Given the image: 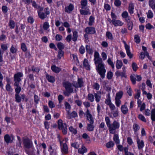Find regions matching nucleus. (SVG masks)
I'll return each instance as SVG.
<instances>
[{"instance_id": "nucleus-1", "label": "nucleus", "mask_w": 155, "mask_h": 155, "mask_svg": "<svg viewBox=\"0 0 155 155\" xmlns=\"http://www.w3.org/2000/svg\"><path fill=\"white\" fill-rule=\"evenodd\" d=\"M94 61L95 64L96 69L102 79L104 78L106 70L102 59L100 57L98 52L95 51L94 54Z\"/></svg>"}, {"instance_id": "nucleus-2", "label": "nucleus", "mask_w": 155, "mask_h": 155, "mask_svg": "<svg viewBox=\"0 0 155 155\" xmlns=\"http://www.w3.org/2000/svg\"><path fill=\"white\" fill-rule=\"evenodd\" d=\"M63 85L65 87L66 91L63 92L65 96H68L70 94L73 92V88L72 84L69 82L64 81L63 83Z\"/></svg>"}, {"instance_id": "nucleus-3", "label": "nucleus", "mask_w": 155, "mask_h": 155, "mask_svg": "<svg viewBox=\"0 0 155 155\" xmlns=\"http://www.w3.org/2000/svg\"><path fill=\"white\" fill-rule=\"evenodd\" d=\"M68 140V138H65L62 141H60V144L61 152L62 153L66 154L68 153V149L66 143Z\"/></svg>"}, {"instance_id": "nucleus-4", "label": "nucleus", "mask_w": 155, "mask_h": 155, "mask_svg": "<svg viewBox=\"0 0 155 155\" xmlns=\"http://www.w3.org/2000/svg\"><path fill=\"white\" fill-rule=\"evenodd\" d=\"M120 127L119 123L116 121H114L112 124H110L108 127L110 133L114 134L115 132L116 129H118Z\"/></svg>"}, {"instance_id": "nucleus-5", "label": "nucleus", "mask_w": 155, "mask_h": 155, "mask_svg": "<svg viewBox=\"0 0 155 155\" xmlns=\"http://www.w3.org/2000/svg\"><path fill=\"white\" fill-rule=\"evenodd\" d=\"M23 74L21 72H18L14 75V85L18 86L19 85V82L21 81V78L23 77Z\"/></svg>"}, {"instance_id": "nucleus-6", "label": "nucleus", "mask_w": 155, "mask_h": 155, "mask_svg": "<svg viewBox=\"0 0 155 155\" xmlns=\"http://www.w3.org/2000/svg\"><path fill=\"white\" fill-rule=\"evenodd\" d=\"M85 115H86L87 120L89 123L91 124L94 123V117L91 114L90 111L88 109H87Z\"/></svg>"}, {"instance_id": "nucleus-7", "label": "nucleus", "mask_w": 155, "mask_h": 155, "mask_svg": "<svg viewBox=\"0 0 155 155\" xmlns=\"http://www.w3.org/2000/svg\"><path fill=\"white\" fill-rule=\"evenodd\" d=\"M23 143L25 147L26 148L29 149L33 147V143L32 141L28 138H24Z\"/></svg>"}, {"instance_id": "nucleus-8", "label": "nucleus", "mask_w": 155, "mask_h": 155, "mask_svg": "<svg viewBox=\"0 0 155 155\" xmlns=\"http://www.w3.org/2000/svg\"><path fill=\"white\" fill-rule=\"evenodd\" d=\"M44 11L45 12V13L42 12H39L38 13L39 17L41 19H44L45 18H46L47 15L50 14V12L48 8H45Z\"/></svg>"}, {"instance_id": "nucleus-9", "label": "nucleus", "mask_w": 155, "mask_h": 155, "mask_svg": "<svg viewBox=\"0 0 155 155\" xmlns=\"http://www.w3.org/2000/svg\"><path fill=\"white\" fill-rule=\"evenodd\" d=\"M73 85L76 88L82 87L83 85V81L82 79L78 78V83L74 82L73 83Z\"/></svg>"}, {"instance_id": "nucleus-10", "label": "nucleus", "mask_w": 155, "mask_h": 155, "mask_svg": "<svg viewBox=\"0 0 155 155\" xmlns=\"http://www.w3.org/2000/svg\"><path fill=\"white\" fill-rule=\"evenodd\" d=\"M124 47L125 49L126 50V53L128 55V56L129 57V58H131L133 57V54L131 53L130 52V47L129 45H128L125 41H124Z\"/></svg>"}, {"instance_id": "nucleus-11", "label": "nucleus", "mask_w": 155, "mask_h": 155, "mask_svg": "<svg viewBox=\"0 0 155 155\" xmlns=\"http://www.w3.org/2000/svg\"><path fill=\"white\" fill-rule=\"evenodd\" d=\"M137 104L138 107L140 108V111H142L144 110L146 108V104L142 102L140 100H137Z\"/></svg>"}, {"instance_id": "nucleus-12", "label": "nucleus", "mask_w": 155, "mask_h": 155, "mask_svg": "<svg viewBox=\"0 0 155 155\" xmlns=\"http://www.w3.org/2000/svg\"><path fill=\"white\" fill-rule=\"evenodd\" d=\"M137 143L139 149H141L144 147V144L143 141L142 140H140L138 137H137Z\"/></svg>"}, {"instance_id": "nucleus-13", "label": "nucleus", "mask_w": 155, "mask_h": 155, "mask_svg": "<svg viewBox=\"0 0 155 155\" xmlns=\"http://www.w3.org/2000/svg\"><path fill=\"white\" fill-rule=\"evenodd\" d=\"M85 31L87 34H93L95 33V28L93 27H87L85 29Z\"/></svg>"}, {"instance_id": "nucleus-14", "label": "nucleus", "mask_w": 155, "mask_h": 155, "mask_svg": "<svg viewBox=\"0 0 155 155\" xmlns=\"http://www.w3.org/2000/svg\"><path fill=\"white\" fill-rule=\"evenodd\" d=\"M111 22L115 26H122L124 24L122 21L118 20L112 19Z\"/></svg>"}, {"instance_id": "nucleus-15", "label": "nucleus", "mask_w": 155, "mask_h": 155, "mask_svg": "<svg viewBox=\"0 0 155 155\" xmlns=\"http://www.w3.org/2000/svg\"><path fill=\"white\" fill-rule=\"evenodd\" d=\"M83 66L84 68L87 70H90V66L88 60L85 58L83 62Z\"/></svg>"}, {"instance_id": "nucleus-16", "label": "nucleus", "mask_w": 155, "mask_h": 155, "mask_svg": "<svg viewBox=\"0 0 155 155\" xmlns=\"http://www.w3.org/2000/svg\"><path fill=\"white\" fill-rule=\"evenodd\" d=\"M85 9H80V12L81 15H90L91 14L90 9L89 8H85Z\"/></svg>"}, {"instance_id": "nucleus-17", "label": "nucleus", "mask_w": 155, "mask_h": 155, "mask_svg": "<svg viewBox=\"0 0 155 155\" xmlns=\"http://www.w3.org/2000/svg\"><path fill=\"white\" fill-rule=\"evenodd\" d=\"M4 139L5 142L8 143L12 142L13 140V137L12 136H10L8 134H6L4 136Z\"/></svg>"}, {"instance_id": "nucleus-18", "label": "nucleus", "mask_w": 155, "mask_h": 155, "mask_svg": "<svg viewBox=\"0 0 155 155\" xmlns=\"http://www.w3.org/2000/svg\"><path fill=\"white\" fill-rule=\"evenodd\" d=\"M78 116L77 113L75 111H73L71 114H70L69 112L68 111V114L67 115V117L69 119L77 117Z\"/></svg>"}, {"instance_id": "nucleus-19", "label": "nucleus", "mask_w": 155, "mask_h": 155, "mask_svg": "<svg viewBox=\"0 0 155 155\" xmlns=\"http://www.w3.org/2000/svg\"><path fill=\"white\" fill-rule=\"evenodd\" d=\"M120 110L122 113L124 114H127L129 111V110L127 106L125 105H121L120 107Z\"/></svg>"}, {"instance_id": "nucleus-20", "label": "nucleus", "mask_w": 155, "mask_h": 155, "mask_svg": "<svg viewBox=\"0 0 155 155\" xmlns=\"http://www.w3.org/2000/svg\"><path fill=\"white\" fill-rule=\"evenodd\" d=\"M74 6L71 4H70L68 6H66L65 8V12L70 13L73 10Z\"/></svg>"}, {"instance_id": "nucleus-21", "label": "nucleus", "mask_w": 155, "mask_h": 155, "mask_svg": "<svg viewBox=\"0 0 155 155\" xmlns=\"http://www.w3.org/2000/svg\"><path fill=\"white\" fill-rule=\"evenodd\" d=\"M118 110L117 109L116 110L111 112L110 116L111 117H116L118 116Z\"/></svg>"}, {"instance_id": "nucleus-22", "label": "nucleus", "mask_w": 155, "mask_h": 155, "mask_svg": "<svg viewBox=\"0 0 155 155\" xmlns=\"http://www.w3.org/2000/svg\"><path fill=\"white\" fill-rule=\"evenodd\" d=\"M145 56H146L148 58H149L150 56L147 51H145L144 52H141L140 54V58L143 60Z\"/></svg>"}, {"instance_id": "nucleus-23", "label": "nucleus", "mask_w": 155, "mask_h": 155, "mask_svg": "<svg viewBox=\"0 0 155 155\" xmlns=\"http://www.w3.org/2000/svg\"><path fill=\"white\" fill-rule=\"evenodd\" d=\"M95 17L94 16L91 15L90 16L89 18V22L88 25L89 26H91L93 25L94 22Z\"/></svg>"}, {"instance_id": "nucleus-24", "label": "nucleus", "mask_w": 155, "mask_h": 155, "mask_svg": "<svg viewBox=\"0 0 155 155\" xmlns=\"http://www.w3.org/2000/svg\"><path fill=\"white\" fill-rule=\"evenodd\" d=\"M123 63L121 60H117L116 61V67L117 69H120L123 66Z\"/></svg>"}, {"instance_id": "nucleus-25", "label": "nucleus", "mask_w": 155, "mask_h": 155, "mask_svg": "<svg viewBox=\"0 0 155 155\" xmlns=\"http://www.w3.org/2000/svg\"><path fill=\"white\" fill-rule=\"evenodd\" d=\"M94 96L95 98V101L97 102H98L101 99V94L99 92H97L96 93L94 94Z\"/></svg>"}, {"instance_id": "nucleus-26", "label": "nucleus", "mask_w": 155, "mask_h": 155, "mask_svg": "<svg viewBox=\"0 0 155 155\" xmlns=\"http://www.w3.org/2000/svg\"><path fill=\"white\" fill-rule=\"evenodd\" d=\"M149 5L153 10H155V0H149Z\"/></svg>"}, {"instance_id": "nucleus-27", "label": "nucleus", "mask_w": 155, "mask_h": 155, "mask_svg": "<svg viewBox=\"0 0 155 155\" xmlns=\"http://www.w3.org/2000/svg\"><path fill=\"white\" fill-rule=\"evenodd\" d=\"M51 69L52 71L55 73H58L61 71V69L55 65H53L51 66Z\"/></svg>"}, {"instance_id": "nucleus-28", "label": "nucleus", "mask_w": 155, "mask_h": 155, "mask_svg": "<svg viewBox=\"0 0 155 155\" xmlns=\"http://www.w3.org/2000/svg\"><path fill=\"white\" fill-rule=\"evenodd\" d=\"M58 127L59 130L61 129L64 127L65 124H66L65 123H63L62 120L61 119H60L58 121Z\"/></svg>"}, {"instance_id": "nucleus-29", "label": "nucleus", "mask_w": 155, "mask_h": 155, "mask_svg": "<svg viewBox=\"0 0 155 155\" xmlns=\"http://www.w3.org/2000/svg\"><path fill=\"white\" fill-rule=\"evenodd\" d=\"M46 78L49 82H53L55 81V79L54 77L49 75L48 74H46Z\"/></svg>"}, {"instance_id": "nucleus-30", "label": "nucleus", "mask_w": 155, "mask_h": 155, "mask_svg": "<svg viewBox=\"0 0 155 155\" xmlns=\"http://www.w3.org/2000/svg\"><path fill=\"white\" fill-rule=\"evenodd\" d=\"M115 74L117 77L120 76L122 78L123 77L126 78V75L125 74L122 72H121L119 71H116Z\"/></svg>"}, {"instance_id": "nucleus-31", "label": "nucleus", "mask_w": 155, "mask_h": 155, "mask_svg": "<svg viewBox=\"0 0 155 155\" xmlns=\"http://www.w3.org/2000/svg\"><path fill=\"white\" fill-rule=\"evenodd\" d=\"M81 4L82 9L85 8L87 5V0H81Z\"/></svg>"}, {"instance_id": "nucleus-32", "label": "nucleus", "mask_w": 155, "mask_h": 155, "mask_svg": "<svg viewBox=\"0 0 155 155\" xmlns=\"http://www.w3.org/2000/svg\"><path fill=\"white\" fill-rule=\"evenodd\" d=\"M151 119L152 121H155V108L151 109Z\"/></svg>"}, {"instance_id": "nucleus-33", "label": "nucleus", "mask_w": 155, "mask_h": 155, "mask_svg": "<svg viewBox=\"0 0 155 155\" xmlns=\"http://www.w3.org/2000/svg\"><path fill=\"white\" fill-rule=\"evenodd\" d=\"M123 94V93L122 91H119L116 94L115 99H120L122 98Z\"/></svg>"}, {"instance_id": "nucleus-34", "label": "nucleus", "mask_w": 155, "mask_h": 155, "mask_svg": "<svg viewBox=\"0 0 155 155\" xmlns=\"http://www.w3.org/2000/svg\"><path fill=\"white\" fill-rule=\"evenodd\" d=\"M64 52L62 50H58V51L57 57L59 59L63 57Z\"/></svg>"}, {"instance_id": "nucleus-35", "label": "nucleus", "mask_w": 155, "mask_h": 155, "mask_svg": "<svg viewBox=\"0 0 155 155\" xmlns=\"http://www.w3.org/2000/svg\"><path fill=\"white\" fill-rule=\"evenodd\" d=\"M135 91L136 92V93L134 95V98L138 100H139V98L140 96L141 92L140 90L137 89L135 90Z\"/></svg>"}, {"instance_id": "nucleus-36", "label": "nucleus", "mask_w": 155, "mask_h": 155, "mask_svg": "<svg viewBox=\"0 0 155 155\" xmlns=\"http://www.w3.org/2000/svg\"><path fill=\"white\" fill-rule=\"evenodd\" d=\"M106 36L108 39L111 40H112L113 39L112 34L109 31H107L106 32Z\"/></svg>"}, {"instance_id": "nucleus-37", "label": "nucleus", "mask_w": 155, "mask_h": 155, "mask_svg": "<svg viewBox=\"0 0 155 155\" xmlns=\"http://www.w3.org/2000/svg\"><path fill=\"white\" fill-rule=\"evenodd\" d=\"M93 124H91L90 123L87 124V128L88 131H91L94 130V126Z\"/></svg>"}, {"instance_id": "nucleus-38", "label": "nucleus", "mask_w": 155, "mask_h": 155, "mask_svg": "<svg viewBox=\"0 0 155 155\" xmlns=\"http://www.w3.org/2000/svg\"><path fill=\"white\" fill-rule=\"evenodd\" d=\"M86 49L87 53L90 54H92L93 53L92 49L90 48L89 45H87L86 46Z\"/></svg>"}, {"instance_id": "nucleus-39", "label": "nucleus", "mask_w": 155, "mask_h": 155, "mask_svg": "<svg viewBox=\"0 0 155 155\" xmlns=\"http://www.w3.org/2000/svg\"><path fill=\"white\" fill-rule=\"evenodd\" d=\"M78 37V32L76 31H73L72 40L74 41H76L77 40Z\"/></svg>"}, {"instance_id": "nucleus-40", "label": "nucleus", "mask_w": 155, "mask_h": 155, "mask_svg": "<svg viewBox=\"0 0 155 155\" xmlns=\"http://www.w3.org/2000/svg\"><path fill=\"white\" fill-rule=\"evenodd\" d=\"M57 46L59 50H62L64 48V44L61 42H58L57 44Z\"/></svg>"}, {"instance_id": "nucleus-41", "label": "nucleus", "mask_w": 155, "mask_h": 155, "mask_svg": "<svg viewBox=\"0 0 155 155\" xmlns=\"http://www.w3.org/2000/svg\"><path fill=\"white\" fill-rule=\"evenodd\" d=\"M5 88L6 90L10 93L12 92L13 91V89L11 87L10 84H6L5 86Z\"/></svg>"}, {"instance_id": "nucleus-42", "label": "nucleus", "mask_w": 155, "mask_h": 155, "mask_svg": "<svg viewBox=\"0 0 155 155\" xmlns=\"http://www.w3.org/2000/svg\"><path fill=\"white\" fill-rule=\"evenodd\" d=\"M9 27L11 29L14 28L15 26V22L12 20H10L8 24Z\"/></svg>"}, {"instance_id": "nucleus-43", "label": "nucleus", "mask_w": 155, "mask_h": 155, "mask_svg": "<svg viewBox=\"0 0 155 155\" xmlns=\"http://www.w3.org/2000/svg\"><path fill=\"white\" fill-rule=\"evenodd\" d=\"M133 128L134 132L135 133L139 130L140 127L137 124H134L133 125Z\"/></svg>"}, {"instance_id": "nucleus-44", "label": "nucleus", "mask_w": 155, "mask_h": 155, "mask_svg": "<svg viewBox=\"0 0 155 155\" xmlns=\"http://www.w3.org/2000/svg\"><path fill=\"white\" fill-rule=\"evenodd\" d=\"M87 151V150L86 148L82 146L78 150V152L81 153H84Z\"/></svg>"}, {"instance_id": "nucleus-45", "label": "nucleus", "mask_w": 155, "mask_h": 155, "mask_svg": "<svg viewBox=\"0 0 155 155\" xmlns=\"http://www.w3.org/2000/svg\"><path fill=\"white\" fill-rule=\"evenodd\" d=\"M147 17L149 18H153V14L152 11L151 10H148L147 12L146 13Z\"/></svg>"}, {"instance_id": "nucleus-46", "label": "nucleus", "mask_w": 155, "mask_h": 155, "mask_svg": "<svg viewBox=\"0 0 155 155\" xmlns=\"http://www.w3.org/2000/svg\"><path fill=\"white\" fill-rule=\"evenodd\" d=\"M138 117L140 120L143 122H147L146 118L142 114H139L138 116Z\"/></svg>"}, {"instance_id": "nucleus-47", "label": "nucleus", "mask_w": 155, "mask_h": 155, "mask_svg": "<svg viewBox=\"0 0 155 155\" xmlns=\"http://www.w3.org/2000/svg\"><path fill=\"white\" fill-rule=\"evenodd\" d=\"M114 145V143L113 141H110L107 142L106 144V147L108 148L112 147Z\"/></svg>"}, {"instance_id": "nucleus-48", "label": "nucleus", "mask_w": 155, "mask_h": 155, "mask_svg": "<svg viewBox=\"0 0 155 155\" xmlns=\"http://www.w3.org/2000/svg\"><path fill=\"white\" fill-rule=\"evenodd\" d=\"M79 51L81 54H83L85 52V49L83 45H81L79 49Z\"/></svg>"}, {"instance_id": "nucleus-49", "label": "nucleus", "mask_w": 155, "mask_h": 155, "mask_svg": "<svg viewBox=\"0 0 155 155\" xmlns=\"http://www.w3.org/2000/svg\"><path fill=\"white\" fill-rule=\"evenodd\" d=\"M134 8L133 4L132 3L130 4L129 5V12L130 14H132L133 13Z\"/></svg>"}, {"instance_id": "nucleus-50", "label": "nucleus", "mask_w": 155, "mask_h": 155, "mask_svg": "<svg viewBox=\"0 0 155 155\" xmlns=\"http://www.w3.org/2000/svg\"><path fill=\"white\" fill-rule=\"evenodd\" d=\"M113 139L115 142L117 144L119 143V139L118 135L115 134L114 135Z\"/></svg>"}, {"instance_id": "nucleus-51", "label": "nucleus", "mask_w": 155, "mask_h": 155, "mask_svg": "<svg viewBox=\"0 0 155 155\" xmlns=\"http://www.w3.org/2000/svg\"><path fill=\"white\" fill-rule=\"evenodd\" d=\"M32 71L34 72H38L40 71V69L38 68L34 67V66H32L31 69H29V71Z\"/></svg>"}, {"instance_id": "nucleus-52", "label": "nucleus", "mask_w": 155, "mask_h": 155, "mask_svg": "<svg viewBox=\"0 0 155 155\" xmlns=\"http://www.w3.org/2000/svg\"><path fill=\"white\" fill-rule=\"evenodd\" d=\"M113 75V73L111 71H108L107 75V77L108 79H111Z\"/></svg>"}, {"instance_id": "nucleus-53", "label": "nucleus", "mask_w": 155, "mask_h": 155, "mask_svg": "<svg viewBox=\"0 0 155 155\" xmlns=\"http://www.w3.org/2000/svg\"><path fill=\"white\" fill-rule=\"evenodd\" d=\"M88 99L91 102H92L94 100V95L91 94H89L88 95Z\"/></svg>"}, {"instance_id": "nucleus-54", "label": "nucleus", "mask_w": 155, "mask_h": 155, "mask_svg": "<svg viewBox=\"0 0 155 155\" xmlns=\"http://www.w3.org/2000/svg\"><path fill=\"white\" fill-rule=\"evenodd\" d=\"M48 105L49 107L51 109L54 108L55 106L54 102L51 101H49Z\"/></svg>"}, {"instance_id": "nucleus-55", "label": "nucleus", "mask_w": 155, "mask_h": 155, "mask_svg": "<svg viewBox=\"0 0 155 155\" xmlns=\"http://www.w3.org/2000/svg\"><path fill=\"white\" fill-rule=\"evenodd\" d=\"M124 151L125 152V155H134V154L128 151V148L125 147L124 148Z\"/></svg>"}, {"instance_id": "nucleus-56", "label": "nucleus", "mask_w": 155, "mask_h": 155, "mask_svg": "<svg viewBox=\"0 0 155 155\" xmlns=\"http://www.w3.org/2000/svg\"><path fill=\"white\" fill-rule=\"evenodd\" d=\"M49 25L48 22H45L44 23L43 25V28L45 30H48L49 27Z\"/></svg>"}, {"instance_id": "nucleus-57", "label": "nucleus", "mask_w": 155, "mask_h": 155, "mask_svg": "<svg viewBox=\"0 0 155 155\" xmlns=\"http://www.w3.org/2000/svg\"><path fill=\"white\" fill-rule=\"evenodd\" d=\"M109 106L111 112L115 110H116L117 109H118L117 107L116 108V107L113 104H111V105Z\"/></svg>"}, {"instance_id": "nucleus-58", "label": "nucleus", "mask_w": 155, "mask_h": 155, "mask_svg": "<svg viewBox=\"0 0 155 155\" xmlns=\"http://www.w3.org/2000/svg\"><path fill=\"white\" fill-rule=\"evenodd\" d=\"M107 62L108 64L111 66L112 68L114 69V64L110 58H108Z\"/></svg>"}, {"instance_id": "nucleus-59", "label": "nucleus", "mask_w": 155, "mask_h": 155, "mask_svg": "<svg viewBox=\"0 0 155 155\" xmlns=\"http://www.w3.org/2000/svg\"><path fill=\"white\" fill-rule=\"evenodd\" d=\"M15 98L16 101L17 102H20L21 101V98L19 95V94H15Z\"/></svg>"}, {"instance_id": "nucleus-60", "label": "nucleus", "mask_w": 155, "mask_h": 155, "mask_svg": "<svg viewBox=\"0 0 155 155\" xmlns=\"http://www.w3.org/2000/svg\"><path fill=\"white\" fill-rule=\"evenodd\" d=\"M134 39L136 43H139L140 42V38L137 35H135L134 36Z\"/></svg>"}, {"instance_id": "nucleus-61", "label": "nucleus", "mask_w": 155, "mask_h": 155, "mask_svg": "<svg viewBox=\"0 0 155 155\" xmlns=\"http://www.w3.org/2000/svg\"><path fill=\"white\" fill-rule=\"evenodd\" d=\"M34 99L35 103L36 104H38L40 100V98L36 94H35L34 96Z\"/></svg>"}, {"instance_id": "nucleus-62", "label": "nucleus", "mask_w": 155, "mask_h": 155, "mask_svg": "<svg viewBox=\"0 0 155 155\" xmlns=\"http://www.w3.org/2000/svg\"><path fill=\"white\" fill-rule=\"evenodd\" d=\"M115 104L117 107H119L121 104L120 99H115Z\"/></svg>"}, {"instance_id": "nucleus-63", "label": "nucleus", "mask_w": 155, "mask_h": 155, "mask_svg": "<svg viewBox=\"0 0 155 155\" xmlns=\"http://www.w3.org/2000/svg\"><path fill=\"white\" fill-rule=\"evenodd\" d=\"M105 103L109 106L112 104L111 103L110 96H109L105 101Z\"/></svg>"}, {"instance_id": "nucleus-64", "label": "nucleus", "mask_w": 155, "mask_h": 155, "mask_svg": "<svg viewBox=\"0 0 155 155\" xmlns=\"http://www.w3.org/2000/svg\"><path fill=\"white\" fill-rule=\"evenodd\" d=\"M25 151L26 153L28 155H34V150H29L26 149Z\"/></svg>"}]
</instances>
